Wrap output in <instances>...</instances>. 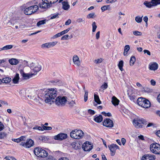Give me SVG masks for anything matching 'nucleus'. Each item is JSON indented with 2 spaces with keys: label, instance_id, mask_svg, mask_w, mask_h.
Instances as JSON below:
<instances>
[{
  "label": "nucleus",
  "instance_id": "nucleus-47",
  "mask_svg": "<svg viewBox=\"0 0 160 160\" xmlns=\"http://www.w3.org/2000/svg\"><path fill=\"white\" fill-rule=\"evenodd\" d=\"M102 114L104 115L105 116L110 117L111 116H112L111 113L110 112L106 113L105 112H102Z\"/></svg>",
  "mask_w": 160,
  "mask_h": 160
},
{
  "label": "nucleus",
  "instance_id": "nucleus-36",
  "mask_svg": "<svg viewBox=\"0 0 160 160\" xmlns=\"http://www.w3.org/2000/svg\"><path fill=\"white\" fill-rule=\"evenodd\" d=\"M42 128L44 130H50L52 129V128L51 127H48L45 126L43 124L42 125Z\"/></svg>",
  "mask_w": 160,
  "mask_h": 160
},
{
  "label": "nucleus",
  "instance_id": "nucleus-26",
  "mask_svg": "<svg viewBox=\"0 0 160 160\" xmlns=\"http://www.w3.org/2000/svg\"><path fill=\"white\" fill-rule=\"evenodd\" d=\"M11 81V78L6 77L3 78L1 80L2 82L8 83H9Z\"/></svg>",
  "mask_w": 160,
  "mask_h": 160
},
{
  "label": "nucleus",
  "instance_id": "nucleus-59",
  "mask_svg": "<svg viewBox=\"0 0 160 160\" xmlns=\"http://www.w3.org/2000/svg\"><path fill=\"white\" fill-rule=\"evenodd\" d=\"M59 15V13H56L55 15H53L51 17L50 19H53L54 18H56L57 17H58V16Z\"/></svg>",
  "mask_w": 160,
  "mask_h": 160
},
{
  "label": "nucleus",
  "instance_id": "nucleus-42",
  "mask_svg": "<svg viewBox=\"0 0 160 160\" xmlns=\"http://www.w3.org/2000/svg\"><path fill=\"white\" fill-rule=\"evenodd\" d=\"M108 87V84L106 83L105 82L104 84H103L102 85L101 88L103 90H105Z\"/></svg>",
  "mask_w": 160,
  "mask_h": 160
},
{
  "label": "nucleus",
  "instance_id": "nucleus-50",
  "mask_svg": "<svg viewBox=\"0 0 160 160\" xmlns=\"http://www.w3.org/2000/svg\"><path fill=\"white\" fill-rule=\"evenodd\" d=\"M102 61V60L101 58L98 59H95L94 60V62L98 64L101 62Z\"/></svg>",
  "mask_w": 160,
  "mask_h": 160
},
{
  "label": "nucleus",
  "instance_id": "nucleus-21",
  "mask_svg": "<svg viewBox=\"0 0 160 160\" xmlns=\"http://www.w3.org/2000/svg\"><path fill=\"white\" fill-rule=\"evenodd\" d=\"M9 62L12 65H16L19 63L18 60L14 58L9 59Z\"/></svg>",
  "mask_w": 160,
  "mask_h": 160
},
{
  "label": "nucleus",
  "instance_id": "nucleus-11",
  "mask_svg": "<svg viewBox=\"0 0 160 160\" xmlns=\"http://www.w3.org/2000/svg\"><path fill=\"white\" fill-rule=\"evenodd\" d=\"M82 147L84 151H90L92 148L93 146L91 145L90 142L87 141L82 144Z\"/></svg>",
  "mask_w": 160,
  "mask_h": 160
},
{
  "label": "nucleus",
  "instance_id": "nucleus-51",
  "mask_svg": "<svg viewBox=\"0 0 160 160\" xmlns=\"http://www.w3.org/2000/svg\"><path fill=\"white\" fill-rule=\"evenodd\" d=\"M47 2H48V6L49 7V8L51 7L52 6V4H53L52 3L53 1H50V0H47Z\"/></svg>",
  "mask_w": 160,
  "mask_h": 160
},
{
  "label": "nucleus",
  "instance_id": "nucleus-56",
  "mask_svg": "<svg viewBox=\"0 0 160 160\" xmlns=\"http://www.w3.org/2000/svg\"><path fill=\"white\" fill-rule=\"evenodd\" d=\"M61 36H62L61 33V32H60L58 33H57V34H56L53 37V38H57L60 37Z\"/></svg>",
  "mask_w": 160,
  "mask_h": 160
},
{
  "label": "nucleus",
  "instance_id": "nucleus-37",
  "mask_svg": "<svg viewBox=\"0 0 160 160\" xmlns=\"http://www.w3.org/2000/svg\"><path fill=\"white\" fill-rule=\"evenodd\" d=\"M92 32H94L95 31L96 29L97 28V26L96 25V23L95 22H93L92 23Z\"/></svg>",
  "mask_w": 160,
  "mask_h": 160
},
{
  "label": "nucleus",
  "instance_id": "nucleus-38",
  "mask_svg": "<svg viewBox=\"0 0 160 160\" xmlns=\"http://www.w3.org/2000/svg\"><path fill=\"white\" fill-rule=\"evenodd\" d=\"M39 139L43 142H46L48 140L47 137L45 136L40 137L39 138Z\"/></svg>",
  "mask_w": 160,
  "mask_h": 160
},
{
  "label": "nucleus",
  "instance_id": "nucleus-34",
  "mask_svg": "<svg viewBox=\"0 0 160 160\" xmlns=\"http://www.w3.org/2000/svg\"><path fill=\"white\" fill-rule=\"evenodd\" d=\"M143 16L140 17L139 16H137L136 17L135 20L136 22L138 23H140L142 22V18Z\"/></svg>",
  "mask_w": 160,
  "mask_h": 160
},
{
  "label": "nucleus",
  "instance_id": "nucleus-28",
  "mask_svg": "<svg viewBox=\"0 0 160 160\" xmlns=\"http://www.w3.org/2000/svg\"><path fill=\"white\" fill-rule=\"evenodd\" d=\"M123 61L122 60L120 61L118 65L119 68L121 71H122L123 69Z\"/></svg>",
  "mask_w": 160,
  "mask_h": 160
},
{
  "label": "nucleus",
  "instance_id": "nucleus-57",
  "mask_svg": "<svg viewBox=\"0 0 160 160\" xmlns=\"http://www.w3.org/2000/svg\"><path fill=\"white\" fill-rule=\"evenodd\" d=\"M88 112L90 114L92 115L95 114L94 111L90 109L88 110Z\"/></svg>",
  "mask_w": 160,
  "mask_h": 160
},
{
  "label": "nucleus",
  "instance_id": "nucleus-63",
  "mask_svg": "<svg viewBox=\"0 0 160 160\" xmlns=\"http://www.w3.org/2000/svg\"><path fill=\"white\" fill-rule=\"evenodd\" d=\"M71 22V21L70 19H68L65 23V25H69Z\"/></svg>",
  "mask_w": 160,
  "mask_h": 160
},
{
  "label": "nucleus",
  "instance_id": "nucleus-2",
  "mask_svg": "<svg viewBox=\"0 0 160 160\" xmlns=\"http://www.w3.org/2000/svg\"><path fill=\"white\" fill-rule=\"evenodd\" d=\"M137 102L138 105L145 108H149L151 105L148 100L142 97L138 98L137 100Z\"/></svg>",
  "mask_w": 160,
  "mask_h": 160
},
{
  "label": "nucleus",
  "instance_id": "nucleus-16",
  "mask_svg": "<svg viewBox=\"0 0 160 160\" xmlns=\"http://www.w3.org/2000/svg\"><path fill=\"white\" fill-rule=\"evenodd\" d=\"M158 65L156 62L150 63L149 64V68L150 70L155 71L158 69Z\"/></svg>",
  "mask_w": 160,
  "mask_h": 160
},
{
  "label": "nucleus",
  "instance_id": "nucleus-4",
  "mask_svg": "<svg viewBox=\"0 0 160 160\" xmlns=\"http://www.w3.org/2000/svg\"><path fill=\"white\" fill-rule=\"evenodd\" d=\"M38 9V6L34 5L25 8L24 13L27 15H30L35 13Z\"/></svg>",
  "mask_w": 160,
  "mask_h": 160
},
{
  "label": "nucleus",
  "instance_id": "nucleus-32",
  "mask_svg": "<svg viewBox=\"0 0 160 160\" xmlns=\"http://www.w3.org/2000/svg\"><path fill=\"white\" fill-rule=\"evenodd\" d=\"M143 4L147 7H148L149 8H150L152 6V4L151 2H148L147 1H145L144 2Z\"/></svg>",
  "mask_w": 160,
  "mask_h": 160
},
{
  "label": "nucleus",
  "instance_id": "nucleus-23",
  "mask_svg": "<svg viewBox=\"0 0 160 160\" xmlns=\"http://www.w3.org/2000/svg\"><path fill=\"white\" fill-rule=\"evenodd\" d=\"M51 82H54L55 83V84L59 86H62L63 84V83L62 81L57 79L52 80L51 81Z\"/></svg>",
  "mask_w": 160,
  "mask_h": 160
},
{
  "label": "nucleus",
  "instance_id": "nucleus-62",
  "mask_svg": "<svg viewBox=\"0 0 160 160\" xmlns=\"http://www.w3.org/2000/svg\"><path fill=\"white\" fill-rule=\"evenodd\" d=\"M4 126L3 123L0 122V131L2 130L4 128Z\"/></svg>",
  "mask_w": 160,
  "mask_h": 160
},
{
  "label": "nucleus",
  "instance_id": "nucleus-55",
  "mask_svg": "<svg viewBox=\"0 0 160 160\" xmlns=\"http://www.w3.org/2000/svg\"><path fill=\"white\" fill-rule=\"evenodd\" d=\"M68 103L71 107L73 106H74V105L75 104V102L72 100L69 102L68 101Z\"/></svg>",
  "mask_w": 160,
  "mask_h": 160
},
{
  "label": "nucleus",
  "instance_id": "nucleus-1",
  "mask_svg": "<svg viewBox=\"0 0 160 160\" xmlns=\"http://www.w3.org/2000/svg\"><path fill=\"white\" fill-rule=\"evenodd\" d=\"M44 94V97L45 98V101L46 103L50 102L51 100L54 99L57 95V91L54 89L45 91Z\"/></svg>",
  "mask_w": 160,
  "mask_h": 160
},
{
  "label": "nucleus",
  "instance_id": "nucleus-31",
  "mask_svg": "<svg viewBox=\"0 0 160 160\" xmlns=\"http://www.w3.org/2000/svg\"><path fill=\"white\" fill-rule=\"evenodd\" d=\"M151 2L152 6H156L160 4V0H152Z\"/></svg>",
  "mask_w": 160,
  "mask_h": 160
},
{
  "label": "nucleus",
  "instance_id": "nucleus-18",
  "mask_svg": "<svg viewBox=\"0 0 160 160\" xmlns=\"http://www.w3.org/2000/svg\"><path fill=\"white\" fill-rule=\"evenodd\" d=\"M73 61L75 65L77 66H79L80 64L79 59L77 55H74L73 57Z\"/></svg>",
  "mask_w": 160,
  "mask_h": 160
},
{
  "label": "nucleus",
  "instance_id": "nucleus-30",
  "mask_svg": "<svg viewBox=\"0 0 160 160\" xmlns=\"http://www.w3.org/2000/svg\"><path fill=\"white\" fill-rule=\"evenodd\" d=\"M136 61L135 57L134 56L131 57L130 60V66H132Z\"/></svg>",
  "mask_w": 160,
  "mask_h": 160
},
{
  "label": "nucleus",
  "instance_id": "nucleus-44",
  "mask_svg": "<svg viewBox=\"0 0 160 160\" xmlns=\"http://www.w3.org/2000/svg\"><path fill=\"white\" fill-rule=\"evenodd\" d=\"M129 98L133 102H134L136 101V97L134 95H131L129 96Z\"/></svg>",
  "mask_w": 160,
  "mask_h": 160
},
{
  "label": "nucleus",
  "instance_id": "nucleus-27",
  "mask_svg": "<svg viewBox=\"0 0 160 160\" xmlns=\"http://www.w3.org/2000/svg\"><path fill=\"white\" fill-rule=\"evenodd\" d=\"M94 99L95 101L98 104L101 103V102L100 101L98 95L94 94Z\"/></svg>",
  "mask_w": 160,
  "mask_h": 160
},
{
  "label": "nucleus",
  "instance_id": "nucleus-8",
  "mask_svg": "<svg viewBox=\"0 0 160 160\" xmlns=\"http://www.w3.org/2000/svg\"><path fill=\"white\" fill-rule=\"evenodd\" d=\"M145 122V120L143 118L140 119L137 118L133 120V123L135 127L137 128H142L141 124L144 123Z\"/></svg>",
  "mask_w": 160,
  "mask_h": 160
},
{
  "label": "nucleus",
  "instance_id": "nucleus-60",
  "mask_svg": "<svg viewBox=\"0 0 160 160\" xmlns=\"http://www.w3.org/2000/svg\"><path fill=\"white\" fill-rule=\"evenodd\" d=\"M144 91L145 92L149 93L151 92L152 90L150 89L149 88H147L144 89Z\"/></svg>",
  "mask_w": 160,
  "mask_h": 160
},
{
  "label": "nucleus",
  "instance_id": "nucleus-52",
  "mask_svg": "<svg viewBox=\"0 0 160 160\" xmlns=\"http://www.w3.org/2000/svg\"><path fill=\"white\" fill-rule=\"evenodd\" d=\"M33 129H38L40 131H43L42 127L40 126H36L33 128Z\"/></svg>",
  "mask_w": 160,
  "mask_h": 160
},
{
  "label": "nucleus",
  "instance_id": "nucleus-39",
  "mask_svg": "<svg viewBox=\"0 0 160 160\" xmlns=\"http://www.w3.org/2000/svg\"><path fill=\"white\" fill-rule=\"evenodd\" d=\"M109 7V5H105L102 7L101 10L102 12H104L105 11L108 9V8Z\"/></svg>",
  "mask_w": 160,
  "mask_h": 160
},
{
  "label": "nucleus",
  "instance_id": "nucleus-7",
  "mask_svg": "<svg viewBox=\"0 0 160 160\" xmlns=\"http://www.w3.org/2000/svg\"><path fill=\"white\" fill-rule=\"evenodd\" d=\"M150 151L156 154H160V144L157 143L151 144L150 146Z\"/></svg>",
  "mask_w": 160,
  "mask_h": 160
},
{
  "label": "nucleus",
  "instance_id": "nucleus-24",
  "mask_svg": "<svg viewBox=\"0 0 160 160\" xmlns=\"http://www.w3.org/2000/svg\"><path fill=\"white\" fill-rule=\"evenodd\" d=\"M19 79V74L18 73H17L12 80L13 82L15 84L18 83Z\"/></svg>",
  "mask_w": 160,
  "mask_h": 160
},
{
  "label": "nucleus",
  "instance_id": "nucleus-35",
  "mask_svg": "<svg viewBox=\"0 0 160 160\" xmlns=\"http://www.w3.org/2000/svg\"><path fill=\"white\" fill-rule=\"evenodd\" d=\"M13 47L12 45H7L2 47L3 50H7L11 49Z\"/></svg>",
  "mask_w": 160,
  "mask_h": 160
},
{
  "label": "nucleus",
  "instance_id": "nucleus-48",
  "mask_svg": "<svg viewBox=\"0 0 160 160\" xmlns=\"http://www.w3.org/2000/svg\"><path fill=\"white\" fill-rule=\"evenodd\" d=\"M76 21L78 23L82 22H84V23L85 22V19L83 18H79Z\"/></svg>",
  "mask_w": 160,
  "mask_h": 160
},
{
  "label": "nucleus",
  "instance_id": "nucleus-54",
  "mask_svg": "<svg viewBox=\"0 0 160 160\" xmlns=\"http://www.w3.org/2000/svg\"><path fill=\"white\" fill-rule=\"evenodd\" d=\"M58 43V42H49V45L50 46V47H53L55 46L57 43Z\"/></svg>",
  "mask_w": 160,
  "mask_h": 160
},
{
  "label": "nucleus",
  "instance_id": "nucleus-53",
  "mask_svg": "<svg viewBox=\"0 0 160 160\" xmlns=\"http://www.w3.org/2000/svg\"><path fill=\"white\" fill-rule=\"evenodd\" d=\"M117 0H106V2L107 3H113L115 2Z\"/></svg>",
  "mask_w": 160,
  "mask_h": 160
},
{
  "label": "nucleus",
  "instance_id": "nucleus-17",
  "mask_svg": "<svg viewBox=\"0 0 160 160\" xmlns=\"http://www.w3.org/2000/svg\"><path fill=\"white\" fill-rule=\"evenodd\" d=\"M34 144V141L31 139H28L26 142V148H29Z\"/></svg>",
  "mask_w": 160,
  "mask_h": 160
},
{
  "label": "nucleus",
  "instance_id": "nucleus-29",
  "mask_svg": "<svg viewBox=\"0 0 160 160\" xmlns=\"http://www.w3.org/2000/svg\"><path fill=\"white\" fill-rule=\"evenodd\" d=\"M130 47L129 45H126L125 46L124 48L123 55L124 56L127 55L128 52L129 50Z\"/></svg>",
  "mask_w": 160,
  "mask_h": 160
},
{
  "label": "nucleus",
  "instance_id": "nucleus-19",
  "mask_svg": "<svg viewBox=\"0 0 160 160\" xmlns=\"http://www.w3.org/2000/svg\"><path fill=\"white\" fill-rule=\"evenodd\" d=\"M62 8L65 10H68L70 8V6L69 5L67 1H64L62 2Z\"/></svg>",
  "mask_w": 160,
  "mask_h": 160
},
{
  "label": "nucleus",
  "instance_id": "nucleus-41",
  "mask_svg": "<svg viewBox=\"0 0 160 160\" xmlns=\"http://www.w3.org/2000/svg\"><path fill=\"white\" fill-rule=\"evenodd\" d=\"M42 48H50L49 43H47L42 45Z\"/></svg>",
  "mask_w": 160,
  "mask_h": 160
},
{
  "label": "nucleus",
  "instance_id": "nucleus-6",
  "mask_svg": "<svg viewBox=\"0 0 160 160\" xmlns=\"http://www.w3.org/2000/svg\"><path fill=\"white\" fill-rule=\"evenodd\" d=\"M67 98L66 96H59L56 98L55 102L58 106H64L67 102Z\"/></svg>",
  "mask_w": 160,
  "mask_h": 160
},
{
  "label": "nucleus",
  "instance_id": "nucleus-3",
  "mask_svg": "<svg viewBox=\"0 0 160 160\" xmlns=\"http://www.w3.org/2000/svg\"><path fill=\"white\" fill-rule=\"evenodd\" d=\"M84 135L82 131L77 129L72 130L70 133V136L72 138L78 139L82 138Z\"/></svg>",
  "mask_w": 160,
  "mask_h": 160
},
{
  "label": "nucleus",
  "instance_id": "nucleus-43",
  "mask_svg": "<svg viewBox=\"0 0 160 160\" xmlns=\"http://www.w3.org/2000/svg\"><path fill=\"white\" fill-rule=\"evenodd\" d=\"M88 92L87 91H85V93L84 95V101L85 102H86L88 99Z\"/></svg>",
  "mask_w": 160,
  "mask_h": 160
},
{
  "label": "nucleus",
  "instance_id": "nucleus-20",
  "mask_svg": "<svg viewBox=\"0 0 160 160\" xmlns=\"http://www.w3.org/2000/svg\"><path fill=\"white\" fill-rule=\"evenodd\" d=\"M103 118L101 115H100L98 116L95 117L93 120L96 122L97 123H100L102 121Z\"/></svg>",
  "mask_w": 160,
  "mask_h": 160
},
{
  "label": "nucleus",
  "instance_id": "nucleus-10",
  "mask_svg": "<svg viewBox=\"0 0 160 160\" xmlns=\"http://www.w3.org/2000/svg\"><path fill=\"white\" fill-rule=\"evenodd\" d=\"M108 147L111 152V156H114L115 155L116 149H119V147L117 145L114 143L108 145Z\"/></svg>",
  "mask_w": 160,
  "mask_h": 160
},
{
  "label": "nucleus",
  "instance_id": "nucleus-40",
  "mask_svg": "<svg viewBox=\"0 0 160 160\" xmlns=\"http://www.w3.org/2000/svg\"><path fill=\"white\" fill-rule=\"evenodd\" d=\"M7 134L5 132H0V139H2L4 137H6V136Z\"/></svg>",
  "mask_w": 160,
  "mask_h": 160
},
{
  "label": "nucleus",
  "instance_id": "nucleus-9",
  "mask_svg": "<svg viewBox=\"0 0 160 160\" xmlns=\"http://www.w3.org/2000/svg\"><path fill=\"white\" fill-rule=\"evenodd\" d=\"M30 67L35 72H38L41 69V66L38 63L32 62L30 64Z\"/></svg>",
  "mask_w": 160,
  "mask_h": 160
},
{
  "label": "nucleus",
  "instance_id": "nucleus-33",
  "mask_svg": "<svg viewBox=\"0 0 160 160\" xmlns=\"http://www.w3.org/2000/svg\"><path fill=\"white\" fill-rule=\"evenodd\" d=\"M46 20H43L37 22V25L38 27H39L40 26L42 25H43L46 23Z\"/></svg>",
  "mask_w": 160,
  "mask_h": 160
},
{
  "label": "nucleus",
  "instance_id": "nucleus-5",
  "mask_svg": "<svg viewBox=\"0 0 160 160\" xmlns=\"http://www.w3.org/2000/svg\"><path fill=\"white\" fill-rule=\"evenodd\" d=\"M34 154L38 157L44 158L46 157L48 155V152L44 149L38 147L35 148L34 150Z\"/></svg>",
  "mask_w": 160,
  "mask_h": 160
},
{
  "label": "nucleus",
  "instance_id": "nucleus-12",
  "mask_svg": "<svg viewBox=\"0 0 160 160\" xmlns=\"http://www.w3.org/2000/svg\"><path fill=\"white\" fill-rule=\"evenodd\" d=\"M68 136L67 134L61 133L54 137V139L55 140H62L67 138Z\"/></svg>",
  "mask_w": 160,
  "mask_h": 160
},
{
  "label": "nucleus",
  "instance_id": "nucleus-45",
  "mask_svg": "<svg viewBox=\"0 0 160 160\" xmlns=\"http://www.w3.org/2000/svg\"><path fill=\"white\" fill-rule=\"evenodd\" d=\"M70 28H67L66 30L61 32V33L62 35L63 34L68 32L70 30Z\"/></svg>",
  "mask_w": 160,
  "mask_h": 160
},
{
  "label": "nucleus",
  "instance_id": "nucleus-25",
  "mask_svg": "<svg viewBox=\"0 0 160 160\" xmlns=\"http://www.w3.org/2000/svg\"><path fill=\"white\" fill-rule=\"evenodd\" d=\"M34 74L23 73L22 77L25 79H28L31 77Z\"/></svg>",
  "mask_w": 160,
  "mask_h": 160
},
{
  "label": "nucleus",
  "instance_id": "nucleus-58",
  "mask_svg": "<svg viewBox=\"0 0 160 160\" xmlns=\"http://www.w3.org/2000/svg\"><path fill=\"white\" fill-rule=\"evenodd\" d=\"M69 37L68 35H65L63 36L61 38L62 40H64L66 39Z\"/></svg>",
  "mask_w": 160,
  "mask_h": 160
},
{
  "label": "nucleus",
  "instance_id": "nucleus-22",
  "mask_svg": "<svg viewBox=\"0 0 160 160\" xmlns=\"http://www.w3.org/2000/svg\"><path fill=\"white\" fill-rule=\"evenodd\" d=\"M119 100L114 96L112 98V102L115 106L118 105L119 104Z\"/></svg>",
  "mask_w": 160,
  "mask_h": 160
},
{
  "label": "nucleus",
  "instance_id": "nucleus-49",
  "mask_svg": "<svg viewBox=\"0 0 160 160\" xmlns=\"http://www.w3.org/2000/svg\"><path fill=\"white\" fill-rule=\"evenodd\" d=\"M95 14L94 13H90L87 16V17L88 18H93Z\"/></svg>",
  "mask_w": 160,
  "mask_h": 160
},
{
  "label": "nucleus",
  "instance_id": "nucleus-61",
  "mask_svg": "<svg viewBox=\"0 0 160 160\" xmlns=\"http://www.w3.org/2000/svg\"><path fill=\"white\" fill-rule=\"evenodd\" d=\"M12 140L18 143L19 142L21 141V140H20L19 138L17 139H12Z\"/></svg>",
  "mask_w": 160,
  "mask_h": 160
},
{
  "label": "nucleus",
  "instance_id": "nucleus-46",
  "mask_svg": "<svg viewBox=\"0 0 160 160\" xmlns=\"http://www.w3.org/2000/svg\"><path fill=\"white\" fill-rule=\"evenodd\" d=\"M133 34L136 36H141L142 33L141 32L138 31H134L133 32Z\"/></svg>",
  "mask_w": 160,
  "mask_h": 160
},
{
  "label": "nucleus",
  "instance_id": "nucleus-15",
  "mask_svg": "<svg viewBox=\"0 0 160 160\" xmlns=\"http://www.w3.org/2000/svg\"><path fill=\"white\" fill-rule=\"evenodd\" d=\"M42 2L38 4L40 8L42 9H47L49 8L48 2L47 0H42Z\"/></svg>",
  "mask_w": 160,
  "mask_h": 160
},
{
  "label": "nucleus",
  "instance_id": "nucleus-64",
  "mask_svg": "<svg viewBox=\"0 0 160 160\" xmlns=\"http://www.w3.org/2000/svg\"><path fill=\"white\" fill-rule=\"evenodd\" d=\"M143 20L144 21L146 22V24H147V22L148 20V18L147 16H145L143 18Z\"/></svg>",
  "mask_w": 160,
  "mask_h": 160
},
{
  "label": "nucleus",
  "instance_id": "nucleus-13",
  "mask_svg": "<svg viewBox=\"0 0 160 160\" xmlns=\"http://www.w3.org/2000/svg\"><path fill=\"white\" fill-rule=\"evenodd\" d=\"M104 126L109 128H112L113 126V121L109 118L106 119L103 122Z\"/></svg>",
  "mask_w": 160,
  "mask_h": 160
},
{
  "label": "nucleus",
  "instance_id": "nucleus-14",
  "mask_svg": "<svg viewBox=\"0 0 160 160\" xmlns=\"http://www.w3.org/2000/svg\"><path fill=\"white\" fill-rule=\"evenodd\" d=\"M156 156L154 155L148 154L143 156L142 160H155Z\"/></svg>",
  "mask_w": 160,
  "mask_h": 160
}]
</instances>
